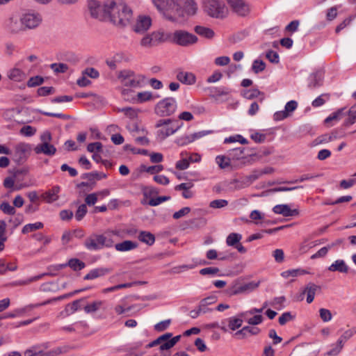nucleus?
I'll return each instance as SVG.
<instances>
[{"mask_svg":"<svg viewBox=\"0 0 356 356\" xmlns=\"http://www.w3.org/2000/svg\"><path fill=\"white\" fill-rule=\"evenodd\" d=\"M108 21L118 27L127 26L133 17L132 9L124 0H108Z\"/></svg>","mask_w":356,"mask_h":356,"instance_id":"f257e3e1","label":"nucleus"},{"mask_svg":"<svg viewBox=\"0 0 356 356\" xmlns=\"http://www.w3.org/2000/svg\"><path fill=\"white\" fill-rule=\"evenodd\" d=\"M53 342L46 341L31 346L24 352V356H58L67 352L66 346L52 347Z\"/></svg>","mask_w":356,"mask_h":356,"instance_id":"f03ea898","label":"nucleus"},{"mask_svg":"<svg viewBox=\"0 0 356 356\" xmlns=\"http://www.w3.org/2000/svg\"><path fill=\"white\" fill-rule=\"evenodd\" d=\"M83 245L88 250L96 251L104 247H113V241L104 234H92L85 240Z\"/></svg>","mask_w":356,"mask_h":356,"instance_id":"7ed1b4c3","label":"nucleus"},{"mask_svg":"<svg viewBox=\"0 0 356 356\" xmlns=\"http://www.w3.org/2000/svg\"><path fill=\"white\" fill-rule=\"evenodd\" d=\"M170 38L168 33L158 30L151 33L145 34L140 41V45L143 48H152L165 42Z\"/></svg>","mask_w":356,"mask_h":356,"instance_id":"20e7f679","label":"nucleus"},{"mask_svg":"<svg viewBox=\"0 0 356 356\" xmlns=\"http://www.w3.org/2000/svg\"><path fill=\"white\" fill-rule=\"evenodd\" d=\"M107 6L108 0L106 1L89 0L88 1V8L91 17L99 21H108V10Z\"/></svg>","mask_w":356,"mask_h":356,"instance_id":"39448f33","label":"nucleus"},{"mask_svg":"<svg viewBox=\"0 0 356 356\" xmlns=\"http://www.w3.org/2000/svg\"><path fill=\"white\" fill-rule=\"evenodd\" d=\"M31 151L32 147L30 144L19 143L14 147L13 152L11 154V159L17 165H23L28 160Z\"/></svg>","mask_w":356,"mask_h":356,"instance_id":"423d86ee","label":"nucleus"},{"mask_svg":"<svg viewBox=\"0 0 356 356\" xmlns=\"http://www.w3.org/2000/svg\"><path fill=\"white\" fill-rule=\"evenodd\" d=\"M177 103L174 97H165L160 100L154 107L155 113L160 117H168L177 110Z\"/></svg>","mask_w":356,"mask_h":356,"instance_id":"0eeeda50","label":"nucleus"},{"mask_svg":"<svg viewBox=\"0 0 356 356\" xmlns=\"http://www.w3.org/2000/svg\"><path fill=\"white\" fill-rule=\"evenodd\" d=\"M204 11L211 17L222 19L227 15V8L222 1L206 0Z\"/></svg>","mask_w":356,"mask_h":356,"instance_id":"6e6552de","label":"nucleus"},{"mask_svg":"<svg viewBox=\"0 0 356 356\" xmlns=\"http://www.w3.org/2000/svg\"><path fill=\"white\" fill-rule=\"evenodd\" d=\"M171 40L177 45L188 47L197 43L198 38L195 35L186 31L177 30L172 33Z\"/></svg>","mask_w":356,"mask_h":356,"instance_id":"1a4fd4ad","label":"nucleus"},{"mask_svg":"<svg viewBox=\"0 0 356 356\" xmlns=\"http://www.w3.org/2000/svg\"><path fill=\"white\" fill-rule=\"evenodd\" d=\"M259 286V283L250 282L245 284H241L238 282L234 283L229 287L228 293L230 296H236L241 293H248Z\"/></svg>","mask_w":356,"mask_h":356,"instance_id":"9d476101","label":"nucleus"},{"mask_svg":"<svg viewBox=\"0 0 356 356\" xmlns=\"http://www.w3.org/2000/svg\"><path fill=\"white\" fill-rule=\"evenodd\" d=\"M262 173L258 171H254L252 174L242 177L239 179H234L231 181L234 184V189L239 190L250 186L254 181L258 179Z\"/></svg>","mask_w":356,"mask_h":356,"instance_id":"9b49d317","label":"nucleus"},{"mask_svg":"<svg viewBox=\"0 0 356 356\" xmlns=\"http://www.w3.org/2000/svg\"><path fill=\"white\" fill-rule=\"evenodd\" d=\"M24 29L26 28L31 29L37 27L42 22L40 14L35 13H25L22 16Z\"/></svg>","mask_w":356,"mask_h":356,"instance_id":"f8f14e48","label":"nucleus"},{"mask_svg":"<svg viewBox=\"0 0 356 356\" xmlns=\"http://www.w3.org/2000/svg\"><path fill=\"white\" fill-rule=\"evenodd\" d=\"M153 3L159 10L168 11L176 9L177 16H184L178 9V4L175 0H152Z\"/></svg>","mask_w":356,"mask_h":356,"instance_id":"ddd939ff","label":"nucleus"},{"mask_svg":"<svg viewBox=\"0 0 356 356\" xmlns=\"http://www.w3.org/2000/svg\"><path fill=\"white\" fill-rule=\"evenodd\" d=\"M233 10L240 16H245L250 12L249 6L243 0H227Z\"/></svg>","mask_w":356,"mask_h":356,"instance_id":"4468645a","label":"nucleus"},{"mask_svg":"<svg viewBox=\"0 0 356 356\" xmlns=\"http://www.w3.org/2000/svg\"><path fill=\"white\" fill-rule=\"evenodd\" d=\"M152 25V19L148 16H139L134 26V31L137 33H145Z\"/></svg>","mask_w":356,"mask_h":356,"instance_id":"2eb2a0df","label":"nucleus"},{"mask_svg":"<svg viewBox=\"0 0 356 356\" xmlns=\"http://www.w3.org/2000/svg\"><path fill=\"white\" fill-rule=\"evenodd\" d=\"M86 298H80L67 304L64 310L60 312L59 316L65 318L74 314L81 307V302H84Z\"/></svg>","mask_w":356,"mask_h":356,"instance_id":"dca6fc26","label":"nucleus"},{"mask_svg":"<svg viewBox=\"0 0 356 356\" xmlns=\"http://www.w3.org/2000/svg\"><path fill=\"white\" fill-rule=\"evenodd\" d=\"M6 27L13 33H18L24 30L22 17L11 16L5 22Z\"/></svg>","mask_w":356,"mask_h":356,"instance_id":"f3484780","label":"nucleus"},{"mask_svg":"<svg viewBox=\"0 0 356 356\" xmlns=\"http://www.w3.org/2000/svg\"><path fill=\"white\" fill-rule=\"evenodd\" d=\"M60 191L59 186H54L41 195V198L47 203L51 204L59 199L58 193Z\"/></svg>","mask_w":356,"mask_h":356,"instance_id":"a211bd4d","label":"nucleus"},{"mask_svg":"<svg viewBox=\"0 0 356 356\" xmlns=\"http://www.w3.org/2000/svg\"><path fill=\"white\" fill-rule=\"evenodd\" d=\"M37 154H44L47 156H54L56 152V148L49 143H40L33 149Z\"/></svg>","mask_w":356,"mask_h":356,"instance_id":"6ab92c4d","label":"nucleus"},{"mask_svg":"<svg viewBox=\"0 0 356 356\" xmlns=\"http://www.w3.org/2000/svg\"><path fill=\"white\" fill-rule=\"evenodd\" d=\"M273 211L276 214H280L284 217L293 216L299 214L298 209H291L288 204H277L273 208Z\"/></svg>","mask_w":356,"mask_h":356,"instance_id":"aec40b11","label":"nucleus"},{"mask_svg":"<svg viewBox=\"0 0 356 356\" xmlns=\"http://www.w3.org/2000/svg\"><path fill=\"white\" fill-rule=\"evenodd\" d=\"M260 331V329L258 327L244 326L241 330L236 331L234 334V337L238 339H244L247 338L248 334L250 335H257Z\"/></svg>","mask_w":356,"mask_h":356,"instance_id":"412c9836","label":"nucleus"},{"mask_svg":"<svg viewBox=\"0 0 356 356\" xmlns=\"http://www.w3.org/2000/svg\"><path fill=\"white\" fill-rule=\"evenodd\" d=\"M319 288L317 285H316L314 283H309L305 289L302 291V293L300 294V300H302L304 298V295L307 294V302L310 304L313 302L316 291Z\"/></svg>","mask_w":356,"mask_h":356,"instance_id":"4be33fe9","label":"nucleus"},{"mask_svg":"<svg viewBox=\"0 0 356 356\" xmlns=\"http://www.w3.org/2000/svg\"><path fill=\"white\" fill-rule=\"evenodd\" d=\"M106 303L105 300H96L91 302L88 303L84 306L83 309L86 314H93L100 309L105 310L104 307Z\"/></svg>","mask_w":356,"mask_h":356,"instance_id":"5701e85b","label":"nucleus"},{"mask_svg":"<svg viewBox=\"0 0 356 356\" xmlns=\"http://www.w3.org/2000/svg\"><path fill=\"white\" fill-rule=\"evenodd\" d=\"M323 76L321 72H316L311 74L308 79V87L310 89H315L323 85Z\"/></svg>","mask_w":356,"mask_h":356,"instance_id":"b1692460","label":"nucleus"},{"mask_svg":"<svg viewBox=\"0 0 356 356\" xmlns=\"http://www.w3.org/2000/svg\"><path fill=\"white\" fill-rule=\"evenodd\" d=\"M159 95H154L152 92L149 91L140 92L133 98V101L136 104H142L149 101H153L159 98Z\"/></svg>","mask_w":356,"mask_h":356,"instance_id":"393cba45","label":"nucleus"},{"mask_svg":"<svg viewBox=\"0 0 356 356\" xmlns=\"http://www.w3.org/2000/svg\"><path fill=\"white\" fill-rule=\"evenodd\" d=\"M111 271V270L108 268L101 267L94 268L90 270V272L84 276L83 279L85 280H95L108 274Z\"/></svg>","mask_w":356,"mask_h":356,"instance_id":"a878e982","label":"nucleus"},{"mask_svg":"<svg viewBox=\"0 0 356 356\" xmlns=\"http://www.w3.org/2000/svg\"><path fill=\"white\" fill-rule=\"evenodd\" d=\"M183 10L181 13H184L187 16L195 15L198 10L197 4L195 0H183Z\"/></svg>","mask_w":356,"mask_h":356,"instance_id":"bb28decb","label":"nucleus"},{"mask_svg":"<svg viewBox=\"0 0 356 356\" xmlns=\"http://www.w3.org/2000/svg\"><path fill=\"white\" fill-rule=\"evenodd\" d=\"M180 127L181 126L177 125L176 127L171 126L162 128L157 131L156 137L159 140H163L169 136L174 134Z\"/></svg>","mask_w":356,"mask_h":356,"instance_id":"cd10ccee","label":"nucleus"},{"mask_svg":"<svg viewBox=\"0 0 356 356\" xmlns=\"http://www.w3.org/2000/svg\"><path fill=\"white\" fill-rule=\"evenodd\" d=\"M216 301L217 297L215 296H211L205 298H203L202 300H201L198 305L200 310L202 311L203 314L211 312L212 309H210L209 306L214 304L215 302H216Z\"/></svg>","mask_w":356,"mask_h":356,"instance_id":"c85d7f7f","label":"nucleus"},{"mask_svg":"<svg viewBox=\"0 0 356 356\" xmlns=\"http://www.w3.org/2000/svg\"><path fill=\"white\" fill-rule=\"evenodd\" d=\"M225 321L227 330L229 329L232 331H234L241 327L243 322L242 317L240 316V314L238 315V317L232 316L227 318Z\"/></svg>","mask_w":356,"mask_h":356,"instance_id":"c756f323","label":"nucleus"},{"mask_svg":"<svg viewBox=\"0 0 356 356\" xmlns=\"http://www.w3.org/2000/svg\"><path fill=\"white\" fill-rule=\"evenodd\" d=\"M138 247V243L132 241H124L122 243H119L115 245V248L117 251L119 252H127L130 251L134 249H136Z\"/></svg>","mask_w":356,"mask_h":356,"instance_id":"7c9ffc66","label":"nucleus"},{"mask_svg":"<svg viewBox=\"0 0 356 356\" xmlns=\"http://www.w3.org/2000/svg\"><path fill=\"white\" fill-rule=\"evenodd\" d=\"M177 79L182 83L193 85L196 81L194 74L188 72H179L177 74Z\"/></svg>","mask_w":356,"mask_h":356,"instance_id":"2f4dec72","label":"nucleus"},{"mask_svg":"<svg viewBox=\"0 0 356 356\" xmlns=\"http://www.w3.org/2000/svg\"><path fill=\"white\" fill-rule=\"evenodd\" d=\"M328 270L346 273L348 271V267L343 260L337 259L328 267Z\"/></svg>","mask_w":356,"mask_h":356,"instance_id":"473e14b6","label":"nucleus"},{"mask_svg":"<svg viewBox=\"0 0 356 356\" xmlns=\"http://www.w3.org/2000/svg\"><path fill=\"white\" fill-rule=\"evenodd\" d=\"M138 238L140 241L148 245H152L155 242L154 235L147 231H140L138 236Z\"/></svg>","mask_w":356,"mask_h":356,"instance_id":"72a5a7b5","label":"nucleus"},{"mask_svg":"<svg viewBox=\"0 0 356 356\" xmlns=\"http://www.w3.org/2000/svg\"><path fill=\"white\" fill-rule=\"evenodd\" d=\"M194 31L199 35L207 39H211L215 35V33L211 29L202 26H195Z\"/></svg>","mask_w":356,"mask_h":356,"instance_id":"f704fd0d","label":"nucleus"},{"mask_svg":"<svg viewBox=\"0 0 356 356\" xmlns=\"http://www.w3.org/2000/svg\"><path fill=\"white\" fill-rule=\"evenodd\" d=\"M8 76L10 79L19 82L25 79V74L20 69L13 68L9 71Z\"/></svg>","mask_w":356,"mask_h":356,"instance_id":"c9c22d12","label":"nucleus"},{"mask_svg":"<svg viewBox=\"0 0 356 356\" xmlns=\"http://www.w3.org/2000/svg\"><path fill=\"white\" fill-rule=\"evenodd\" d=\"M348 118L343 122V126L348 127L356 122V104L353 105L347 112Z\"/></svg>","mask_w":356,"mask_h":356,"instance_id":"e433bc0d","label":"nucleus"},{"mask_svg":"<svg viewBox=\"0 0 356 356\" xmlns=\"http://www.w3.org/2000/svg\"><path fill=\"white\" fill-rule=\"evenodd\" d=\"M144 81V77L140 75H134L131 78H129L124 82L126 86L132 88L140 87L142 83Z\"/></svg>","mask_w":356,"mask_h":356,"instance_id":"4c0bfd02","label":"nucleus"},{"mask_svg":"<svg viewBox=\"0 0 356 356\" xmlns=\"http://www.w3.org/2000/svg\"><path fill=\"white\" fill-rule=\"evenodd\" d=\"M242 239V235L238 233H230L226 238V243L228 246L234 247Z\"/></svg>","mask_w":356,"mask_h":356,"instance_id":"58836bf2","label":"nucleus"},{"mask_svg":"<svg viewBox=\"0 0 356 356\" xmlns=\"http://www.w3.org/2000/svg\"><path fill=\"white\" fill-rule=\"evenodd\" d=\"M172 333L167 332V333L159 337L156 339L149 343L146 346V347L147 348H150L154 347V346L161 343L163 341H164V343H165V341H168V339H170L172 337Z\"/></svg>","mask_w":356,"mask_h":356,"instance_id":"ea45409f","label":"nucleus"},{"mask_svg":"<svg viewBox=\"0 0 356 356\" xmlns=\"http://www.w3.org/2000/svg\"><path fill=\"white\" fill-rule=\"evenodd\" d=\"M68 266L73 270H80L86 267V264L79 259L73 258L68 261Z\"/></svg>","mask_w":356,"mask_h":356,"instance_id":"a19ab883","label":"nucleus"},{"mask_svg":"<svg viewBox=\"0 0 356 356\" xmlns=\"http://www.w3.org/2000/svg\"><path fill=\"white\" fill-rule=\"evenodd\" d=\"M180 338L181 336L177 335L171 338L170 339H168V341H165V343H161L159 347L160 350L163 351L170 349L179 341Z\"/></svg>","mask_w":356,"mask_h":356,"instance_id":"79ce46f5","label":"nucleus"},{"mask_svg":"<svg viewBox=\"0 0 356 356\" xmlns=\"http://www.w3.org/2000/svg\"><path fill=\"white\" fill-rule=\"evenodd\" d=\"M330 99V95L327 93H323L317 97L312 102V106L314 108L320 107L323 106L327 101Z\"/></svg>","mask_w":356,"mask_h":356,"instance_id":"37998d69","label":"nucleus"},{"mask_svg":"<svg viewBox=\"0 0 356 356\" xmlns=\"http://www.w3.org/2000/svg\"><path fill=\"white\" fill-rule=\"evenodd\" d=\"M43 227V224L40 222H37L35 223H30L24 225L22 228V234H28L29 232H33L37 229H42Z\"/></svg>","mask_w":356,"mask_h":356,"instance_id":"c03bdc74","label":"nucleus"},{"mask_svg":"<svg viewBox=\"0 0 356 356\" xmlns=\"http://www.w3.org/2000/svg\"><path fill=\"white\" fill-rule=\"evenodd\" d=\"M307 272L302 269H291L284 271L281 273L282 277L284 278H289L290 277H297L299 275L307 274Z\"/></svg>","mask_w":356,"mask_h":356,"instance_id":"a18cd8bd","label":"nucleus"},{"mask_svg":"<svg viewBox=\"0 0 356 356\" xmlns=\"http://www.w3.org/2000/svg\"><path fill=\"white\" fill-rule=\"evenodd\" d=\"M235 142H238L243 145H246L248 143V140L240 134H236L228 138H225L224 140L225 143H231Z\"/></svg>","mask_w":356,"mask_h":356,"instance_id":"49530a36","label":"nucleus"},{"mask_svg":"<svg viewBox=\"0 0 356 356\" xmlns=\"http://www.w3.org/2000/svg\"><path fill=\"white\" fill-rule=\"evenodd\" d=\"M346 108H341L338 109L337 111L330 114L327 118L325 120V123H329L332 120H339L342 116L344 115V111Z\"/></svg>","mask_w":356,"mask_h":356,"instance_id":"de8ad7c7","label":"nucleus"},{"mask_svg":"<svg viewBox=\"0 0 356 356\" xmlns=\"http://www.w3.org/2000/svg\"><path fill=\"white\" fill-rule=\"evenodd\" d=\"M26 312V309L18 308L11 312H8L4 315L0 316L1 320L5 318H13L15 317L21 316Z\"/></svg>","mask_w":356,"mask_h":356,"instance_id":"09e8293b","label":"nucleus"},{"mask_svg":"<svg viewBox=\"0 0 356 356\" xmlns=\"http://www.w3.org/2000/svg\"><path fill=\"white\" fill-rule=\"evenodd\" d=\"M245 148L238 147L231 149L229 152V156L234 160H239L243 158Z\"/></svg>","mask_w":356,"mask_h":356,"instance_id":"8fccbe9b","label":"nucleus"},{"mask_svg":"<svg viewBox=\"0 0 356 356\" xmlns=\"http://www.w3.org/2000/svg\"><path fill=\"white\" fill-rule=\"evenodd\" d=\"M216 162L221 169H225L230 165V159L222 155L216 157Z\"/></svg>","mask_w":356,"mask_h":356,"instance_id":"3c124183","label":"nucleus"},{"mask_svg":"<svg viewBox=\"0 0 356 356\" xmlns=\"http://www.w3.org/2000/svg\"><path fill=\"white\" fill-rule=\"evenodd\" d=\"M333 245H334L333 244H331V245H328L327 246L323 247L318 251H317L315 254H312L311 256V259H316L318 258L325 257L327 254L329 250H330L333 247Z\"/></svg>","mask_w":356,"mask_h":356,"instance_id":"603ef678","label":"nucleus"},{"mask_svg":"<svg viewBox=\"0 0 356 356\" xmlns=\"http://www.w3.org/2000/svg\"><path fill=\"white\" fill-rule=\"evenodd\" d=\"M266 68L265 63L261 60H254L252 70L255 74H258L261 72H263Z\"/></svg>","mask_w":356,"mask_h":356,"instance_id":"864d4df0","label":"nucleus"},{"mask_svg":"<svg viewBox=\"0 0 356 356\" xmlns=\"http://www.w3.org/2000/svg\"><path fill=\"white\" fill-rule=\"evenodd\" d=\"M83 178H87L89 180L92 181L95 179H102L106 177V175L104 172H92L89 173H85L83 175Z\"/></svg>","mask_w":356,"mask_h":356,"instance_id":"5fc2aeb1","label":"nucleus"},{"mask_svg":"<svg viewBox=\"0 0 356 356\" xmlns=\"http://www.w3.org/2000/svg\"><path fill=\"white\" fill-rule=\"evenodd\" d=\"M87 212H88V209H87L86 204H81L78 207V209L75 213L76 220L77 221H81L83 218V217L86 216Z\"/></svg>","mask_w":356,"mask_h":356,"instance_id":"6e6d98bb","label":"nucleus"},{"mask_svg":"<svg viewBox=\"0 0 356 356\" xmlns=\"http://www.w3.org/2000/svg\"><path fill=\"white\" fill-rule=\"evenodd\" d=\"M0 209L8 215H14L15 213V209L11 206L8 202H3L0 204Z\"/></svg>","mask_w":356,"mask_h":356,"instance_id":"4d7b16f0","label":"nucleus"},{"mask_svg":"<svg viewBox=\"0 0 356 356\" xmlns=\"http://www.w3.org/2000/svg\"><path fill=\"white\" fill-rule=\"evenodd\" d=\"M51 70L56 73H65L68 70V65L65 63H52L50 65Z\"/></svg>","mask_w":356,"mask_h":356,"instance_id":"13d9d810","label":"nucleus"},{"mask_svg":"<svg viewBox=\"0 0 356 356\" xmlns=\"http://www.w3.org/2000/svg\"><path fill=\"white\" fill-rule=\"evenodd\" d=\"M295 318V316L291 314L290 312H284L278 319L280 325H284L287 322L291 321Z\"/></svg>","mask_w":356,"mask_h":356,"instance_id":"bf43d9fd","label":"nucleus"},{"mask_svg":"<svg viewBox=\"0 0 356 356\" xmlns=\"http://www.w3.org/2000/svg\"><path fill=\"white\" fill-rule=\"evenodd\" d=\"M102 146L100 142L89 143L87 146V150L89 152L99 153L102 151Z\"/></svg>","mask_w":356,"mask_h":356,"instance_id":"052dcab7","label":"nucleus"},{"mask_svg":"<svg viewBox=\"0 0 356 356\" xmlns=\"http://www.w3.org/2000/svg\"><path fill=\"white\" fill-rule=\"evenodd\" d=\"M44 82V79L42 76H35L31 77L28 82L27 86L29 88L35 87L41 85Z\"/></svg>","mask_w":356,"mask_h":356,"instance_id":"680f3d73","label":"nucleus"},{"mask_svg":"<svg viewBox=\"0 0 356 356\" xmlns=\"http://www.w3.org/2000/svg\"><path fill=\"white\" fill-rule=\"evenodd\" d=\"M142 168L144 171L150 173L152 175L159 173L163 170V166L162 165H156L146 167L145 165H142Z\"/></svg>","mask_w":356,"mask_h":356,"instance_id":"e2e57ef3","label":"nucleus"},{"mask_svg":"<svg viewBox=\"0 0 356 356\" xmlns=\"http://www.w3.org/2000/svg\"><path fill=\"white\" fill-rule=\"evenodd\" d=\"M193 143L191 135H185L179 137L176 139L175 143L179 146L187 145L189 143Z\"/></svg>","mask_w":356,"mask_h":356,"instance_id":"0e129e2a","label":"nucleus"},{"mask_svg":"<svg viewBox=\"0 0 356 356\" xmlns=\"http://www.w3.org/2000/svg\"><path fill=\"white\" fill-rule=\"evenodd\" d=\"M171 320L168 319L165 321H162L156 325H154V330L157 332H163L170 325Z\"/></svg>","mask_w":356,"mask_h":356,"instance_id":"69168bd1","label":"nucleus"},{"mask_svg":"<svg viewBox=\"0 0 356 356\" xmlns=\"http://www.w3.org/2000/svg\"><path fill=\"white\" fill-rule=\"evenodd\" d=\"M260 95V91L257 88L245 90L243 92V96L249 99L257 97Z\"/></svg>","mask_w":356,"mask_h":356,"instance_id":"338daca9","label":"nucleus"},{"mask_svg":"<svg viewBox=\"0 0 356 356\" xmlns=\"http://www.w3.org/2000/svg\"><path fill=\"white\" fill-rule=\"evenodd\" d=\"M320 317L323 322H328L332 319V314L329 309L321 308L319 309Z\"/></svg>","mask_w":356,"mask_h":356,"instance_id":"774afa93","label":"nucleus"}]
</instances>
